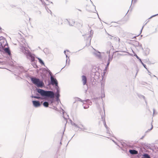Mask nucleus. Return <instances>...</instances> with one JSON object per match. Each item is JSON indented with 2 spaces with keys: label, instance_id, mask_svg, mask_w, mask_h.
I'll list each match as a JSON object with an SVG mask.
<instances>
[{
  "label": "nucleus",
  "instance_id": "f704fd0d",
  "mask_svg": "<svg viewBox=\"0 0 158 158\" xmlns=\"http://www.w3.org/2000/svg\"><path fill=\"white\" fill-rule=\"evenodd\" d=\"M143 98H144V97L143 96Z\"/></svg>",
  "mask_w": 158,
  "mask_h": 158
},
{
  "label": "nucleus",
  "instance_id": "20e7f679",
  "mask_svg": "<svg viewBox=\"0 0 158 158\" xmlns=\"http://www.w3.org/2000/svg\"><path fill=\"white\" fill-rule=\"evenodd\" d=\"M31 80L33 83L38 87L41 88L44 85V82L42 81H40L38 79L35 78H31Z\"/></svg>",
  "mask_w": 158,
  "mask_h": 158
},
{
  "label": "nucleus",
  "instance_id": "a878e982",
  "mask_svg": "<svg viewBox=\"0 0 158 158\" xmlns=\"http://www.w3.org/2000/svg\"><path fill=\"white\" fill-rule=\"evenodd\" d=\"M139 60L140 61V62L142 63V64L143 65V64H144L142 62L141 60V59H139Z\"/></svg>",
  "mask_w": 158,
  "mask_h": 158
},
{
  "label": "nucleus",
  "instance_id": "423d86ee",
  "mask_svg": "<svg viewBox=\"0 0 158 158\" xmlns=\"http://www.w3.org/2000/svg\"><path fill=\"white\" fill-rule=\"evenodd\" d=\"M50 80L51 84L52 85H55V86H58L57 81L55 78H54L52 76H51Z\"/></svg>",
  "mask_w": 158,
  "mask_h": 158
},
{
  "label": "nucleus",
  "instance_id": "c9c22d12",
  "mask_svg": "<svg viewBox=\"0 0 158 158\" xmlns=\"http://www.w3.org/2000/svg\"><path fill=\"white\" fill-rule=\"evenodd\" d=\"M92 31V30H91V32Z\"/></svg>",
  "mask_w": 158,
  "mask_h": 158
},
{
  "label": "nucleus",
  "instance_id": "f3484780",
  "mask_svg": "<svg viewBox=\"0 0 158 158\" xmlns=\"http://www.w3.org/2000/svg\"><path fill=\"white\" fill-rule=\"evenodd\" d=\"M143 156L144 157L143 158H151L150 156L147 154H145L143 155Z\"/></svg>",
  "mask_w": 158,
  "mask_h": 158
},
{
  "label": "nucleus",
  "instance_id": "f8f14e48",
  "mask_svg": "<svg viewBox=\"0 0 158 158\" xmlns=\"http://www.w3.org/2000/svg\"><path fill=\"white\" fill-rule=\"evenodd\" d=\"M73 125L75 126V127H77L78 128H80L81 130H86V128L85 127H84L83 126H82L81 125H79L78 126H77L76 124L75 123H74L73 124Z\"/></svg>",
  "mask_w": 158,
  "mask_h": 158
},
{
  "label": "nucleus",
  "instance_id": "4468645a",
  "mask_svg": "<svg viewBox=\"0 0 158 158\" xmlns=\"http://www.w3.org/2000/svg\"><path fill=\"white\" fill-rule=\"evenodd\" d=\"M94 54L98 58H100L101 57V53L100 52L95 51L94 52Z\"/></svg>",
  "mask_w": 158,
  "mask_h": 158
},
{
  "label": "nucleus",
  "instance_id": "1a4fd4ad",
  "mask_svg": "<svg viewBox=\"0 0 158 158\" xmlns=\"http://www.w3.org/2000/svg\"><path fill=\"white\" fill-rule=\"evenodd\" d=\"M33 104L34 106L36 107H38L40 106V104L39 101H32Z\"/></svg>",
  "mask_w": 158,
  "mask_h": 158
},
{
  "label": "nucleus",
  "instance_id": "c85d7f7f",
  "mask_svg": "<svg viewBox=\"0 0 158 158\" xmlns=\"http://www.w3.org/2000/svg\"><path fill=\"white\" fill-rule=\"evenodd\" d=\"M135 2V0H132V2Z\"/></svg>",
  "mask_w": 158,
  "mask_h": 158
},
{
  "label": "nucleus",
  "instance_id": "bb28decb",
  "mask_svg": "<svg viewBox=\"0 0 158 158\" xmlns=\"http://www.w3.org/2000/svg\"><path fill=\"white\" fill-rule=\"evenodd\" d=\"M143 66L144 67L145 69H147V68H146V65H145V64H143Z\"/></svg>",
  "mask_w": 158,
  "mask_h": 158
},
{
  "label": "nucleus",
  "instance_id": "c756f323",
  "mask_svg": "<svg viewBox=\"0 0 158 158\" xmlns=\"http://www.w3.org/2000/svg\"><path fill=\"white\" fill-rule=\"evenodd\" d=\"M152 127H152V125L151 128L150 129V130H151L152 129Z\"/></svg>",
  "mask_w": 158,
  "mask_h": 158
},
{
  "label": "nucleus",
  "instance_id": "6ab92c4d",
  "mask_svg": "<svg viewBox=\"0 0 158 158\" xmlns=\"http://www.w3.org/2000/svg\"><path fill=\"white\" fill-rule=\"evenodd\" d=\"M55 96L56 98V100L58 101V100H59V98L60 96V93H56Z\"/></svg>",
  "mask_w": 158,
  "mask_h": 158
},
{
  "label": "nucleus",
  "instance_id": "9b49d317",
  "mask_svg": "<svg viewBox=\"0 0 158 158\" xmlns=\"http://www.w3.org/2000/svg\"><path fill=\"white\" fill-rule=\"evenodd\" d=\"M107 54H109V58L108 59V62L107 64V65L108 66L109 65L110 62L112 60V58H113V56H110V51H107Z\"/></svg>",
  "mask_w": 158,
  "mask_h": 158
},
{
  "label": "nucleus",
  "instance_id": "a211bd4d",
  "mask_svg": "<svg viewBox=\"0 0 158 158\" xmlns=\"http://www.w3.org/2000/svg\"><path fill=\"white\" fill-rule=\"evenodd\" d=\"M44 106L45 107H48V106L49 103L47 102H45L43 103Z\"/></svg>",
  "mask_w": 158,
  "mask_h": 158
},
{
  "label": "nucleus",
  "instance_id": "6e6552de",
  "mask_svg": "<svg viewBox=\"0 0 158 158\" xmlns=\"http://www.w3.org/2000/svg\"><path fill=\"white\" fill-rule=\"evenodd\" d=\"M67 52H69V51L68 50L64 51V53L66 55V65H69V57L68 56V53H66Z\"/></svg>",
  "mask_w": 158,
  "mask_h": 158
},
{
  "label": "nucleus",
  "instance_id": "39448f33",
  "mask_svg": "<svg viewBox=\"0 0 158 158\" xmlns=\"http://www.w3.org/2000/svg\"><path fill=\"white\" fill-rule=\"evenodd\" d=\"M83 103V106L84 108L85 109H87L89 107V105H92V102L89 100H86L82 102Z\"/></svg>",
  "mask_w": 158,
  "mask_h": 158
},
{
  "label": "nucleus",
  "instance_id": "f03ea898",
  "mask_svg": "<svg viewBox=\"0 0 158 158\" xmlns=\"http://www.w3.org/2000/svg\"><path fill=\"white\" fill-rule=\"evenodd\" d=\"M20 49L21 51L24 53L28 58H29L32 61H34L35 58L34 55L31 54L28 49L27 44L25 40H23L20 44Z\"/></svg>",
  "mask_w": 158,
  "mask_h": 158
},
{
  "label": "nucleus",
  "instance_id": "dca6fc26",
  "mask_svg": "<svg viewBox=\"0 0 158 158\" xmlns=\"http://www.w3.org/2000/svg\"><path fill=\"white\" fill-rule=\"evenodd\" d=\"M55 88L56 90V93H60V89L58 85L57 86H55Z\"/></svg>",
  "mask_w": 158,
  "mask_h": 158
},
{
  "label": "nucleus",
  "instance_id": "412c9836",
  "mask_svg": "<svg viewBox=\"0 0 158 158\" xmlns=\"http://www.w3.org/2000/svg\"><path fill=\"white\" fill-rule=\"evenodd\" d=\"M45 8L46 10H47V11H48V12L49 13H51V11L48 8H47L46 6L45 7Z\"/></svg>",
  "mask_w": 158,
  "mask_h": 158
},
{
  "label": "nucleus",
  "instance_id": "5701e85b",
  "mask_svg": "<svg viewBox=\"0 0 158 158\" xmlns=\"http://www.w3.org/2000/svg\"><path fill=\"white\" fill-rule=\"evenodd\" d=\"M32 97H34L35 98H37V99H39L40 98V97H37V96H33Z\"/></svg>",
  "mask_w": 158,
  "mask_h": 158
},
{
  "label": "nucleus",
  "instance_id": "473e14b6",
  "mask_svg": "<svg viewBox=\"0 0 158 158\" xmlns=\"http://www.w3.org/2000/svg\"><path fill=\"white\" fill-rule=\"evenodd\" d=\"M94 8L95 9V7L94 6Z\"/></svg>",
  "mask_w": 158,
  "mask_h": 158
},
{
  "label": "nucleus",
  "instance_id": "72a5a7b5",
  "mask_svg": "<svg viewBox=\"0 0 158 158\" xmlns=\"http://www.w3.org/2000/svg\"><path fill=\"white\" fill-rule=\"evenodd\" d=\"M62 111H63V113H64V112H63L64 110H62Z\"/></svg>",
  "mask_w": 158,
  "mask_h": 158
},
{
  "label": "nucleus",
  "instance_id": "9d476101",
  "mask_svg": "<svg viewBox=\"0 0 158 158\" xmlns=\"http://www.w3.org/2000/svg\"><path fill=\"white\" fill-rule=\"evenodd\" d=\"M65 22H68L69 23V25L71 26H73L74 24V21L72 19H69L68 20L67 19H65L64 20Z\"/></svg>",
  "mask_w": 158,
  "mask_h": 158
},
{
  "label": "nucleus",
  "instance_id": "aec40b11",
  "mask_svg": "<svg viewBox=\"0 0 158 158\" xmlns=\"http://www.w3.org/2000/svg\"><path fill=\"white\" fill-rule=\"evenodd\" d=\"M38 60H39V62L40 63L44 65V63L43 61L40 59V58H38Z\"/></svg>",
  "mask_w": 158,
  "mask_h": 158
},
{
  "label": "nucleus",
  "instance_id": "4be33fe9",
  "mask_svg": "<svg viewBox=\"0 0 158 158\" xmlns=\"http://www.w3.org/2000/svg\"><path fill=\"white\" fill-rule=\"evenodd\" d=\"M158 15V14H156V15H153V16H151L150 18V19H151V18H152L154 17H155L156 15Z\"/></svg>",
  "mask_w": 158,
  "mask_h": 158
},
{
  "label": "nucleus",
  "instance_id": "2eb2a0df",
  "mask_svg": "<svg viewBox=\"0 0 158 158\" xmlns=\"http://www.w3.org/2000/svg\"><path fill=\"white\" fill-rule=\"evenodd\" d=\"M129 152L132 154H136L138 153L137 151L134 150H130Z\"/></svg>",
  "mask_w": 158,
  "mask_h": 158
},
{
  "label": "nucleus",
  "instance_id": "7c9ffc66",
  "mask_svg": "<svg viewBox=\"0 0 158 158\" xmlns=\"http://www.w3.org/2000/svg\"><path fill=\"white\" fill-rule=\"evenodd\" d=\"M143 27H142V29H141V32H142V29H143Z\"/></svg>",
  "mask_w": 158,
  "mask_h": 158
},
{
  "label": "nucleus",
  "instance_id": "cd10ccee",
  "mask_svg": "<svg viewBox=\"0 0 158 158\" xmlns=\"http://www.w3.org/2000/svg\"><path fill=\"white\" fill-rule=\"evenodd\" d=\"M112 141L114 142V143L116 144H117V145H118V146H119V145H118L113 140H112Z\"/></svg>",
  "mask_w": 158,
  "mask_h": 158
},
{
  "label": "nucleus",
  "instance_id": "393cba45",
  "mask_svg": "<svg viewBox=\"0 0 158 158\" xmlns=\"http://www.w3.org/2000/svg\"><path fill=\"white\" fill-rule=\"evenodd\" d=\"M135 56H136V58L137 59H139H139H140L136 55H135Z\"/></svg>",
  "mask_w": 158,
  "mask_h": 158
},
{
  "label": "nucleus",
  "instance_id": "2f4dec72",
  "mask_svg": "<svg viewBox=\"0 0 158 158\" xmlns=\"http://www.w3.org/2000/svg\"><path fill=\"white\" fill-rule=\"evenodd\" d=\"M153 114H154L155 111V110L154 109H153Z\"/></svg>",
  "mask_w": 158,
  "mask_h": 158
},
{
  "label": "nucleus",
  "instance_id": "ddd939ff",
  "mask_svg": "<svg viewBox=\"0 0 158 158\" xmlns=\"http://www.w3.org/2000/svg\"><path fill=\"white\" fill-rule=\"evenodd\" d=\"M82 81L83 82V85H85L86 83L87 78L85 76H82Z\"/></svg>",
  "mask_w": 158,
  "mask_h": 158
},
{
  "label": "nucleus",
  "instance_id": "7ed1b4c3",
  "mask_svg": "<svg viewBox=\"0 0 158 158\" xmlns=\"http://www.w3.org/2000/svg\"><path fill=\"white\" fill-rule=\"evenodd\" d=\"M0 51L7 53L9 55H11V53L5 38L3 37H0Z\"/></svg>",
  "mask_w": 158,
  "mask_h": 158
},
{
  "label": "nucleus",
  "instance_id": "0eeeda50",
  "mask_svg": "<svg viewBox=\"0 0 158 158\" xmlns=\"http://www.w3.org/2000/svg\"><path fill=\"white\" fill-rule=\"evenodd\" d=\"M103 123L104 124L105 126V127L106 129L107 133L109 134L108 136H112V132L111 131H110L109 130V128H108L107 127V126L106 124V122H105V120H104V119H103Z\"/></svg>",
  "mask_w": 158,
  "mask_h": 158
},
{
  "label": "nucleus",
  "instance_id": "f257e3e1",
  "mask_svg": "<svg viewBox=\"0 0 158 158\" xmlns=\"http://www.w3.org/2000/svg\"><path fill=\"white\" fill-rule=\"evenodd\" d=\"M37 92L40 93L42 96L49 97L51 98V99L48 100L50 105L53 106H55V100L54 99L55 94L52 91H45L40 89H37Z\"/></svg>",
  "mask_w": 158,
  "mask_h": 158
},
{
  "label": "nucleus",
  "instance_id": "b1692460",
  "mask_svg": "<svg viewBox=\"0 0 158 158\" xmlns=\"http://www.w3.org/2000/svg\"><path fill=\"white\" fill-rule=\"evenodd\" d=\"M105 94H102V96H101V97H102V98H103L104 97H105Z\"/></svg>",
  "mask_w": 158,
  "mask_h": 158
}]
</instances>
